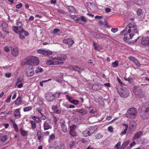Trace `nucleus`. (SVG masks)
Instances as JSON below:
<instances>
[{
    "label": "nucleus",
    "mask_w": 149,
    "mask_h": 149,
    "mask_svg": "<svg viewBox=\"0 0 149 149\" xmlns=\"http://www.w3.org/2000/svg\"><path fill=\"white\" fill-rule=\"evenodd\" d=\"M38 104L40 105H42L44 104V102L42 100H39L38 102Z\"/></svg>",
    "instance_id": "774afa93"
},
{
    "label": "nucleus",
    "mask_w": 149,
    "mask_h": 149,
    "mask_svg": "<svg viewBox=\"0 0 149 149\" xmlns=\"http://www.w3.org/2000/svg\"><path fill=\"white\" fill-rule=\"evenodd\" d=\"M69 67V69H72L78 72L79 73H81L84 70V69L80 68L78 67L77 66H70Z\"/></svg>",
    "instance_id": "6ab92c4d"
},
{
    "label": "nucleus",
    "mask_w": 149,
    "mask_h": 149,
    "mask_svg": "<svg viewBox=\"0 0 149 149\" xmlns=\"http://www.w3.org/2000/svg\"><path fill=\"white\" fill-rule=\"evenodd\" d=\"M59 56L61 58V59L60 61H63L65 60L67 57V55L66 54H58Z\"/></svg>",
    "instance_id": "c85d7f7f"
},
{
    "label": "nucleus",
    "mask_w": 149,
    "mask_h": 149,
    "mask_svg": "<svg viewBox=\"0 0 149 149\" xmlns=\"http://www.w3.org/2000/svg\"><path fill=\"white\" fill-rule=\"evenodd\" d=\"M21 32L24 33V34L26 36H28L29 35V33L28 31L24 30L23 29H21V31H20Z\"/></svg>",
    "instance_id": "de8ad7c7"
},
{
    "label": "nucleus",
    "mask_w": 149,
    "mask_h": 149,
    "mask_svg": "<svg viewBox=\"0 0 149 149\" xmlns=\"http://www.w3.org/2000/svg\"><path fill=\"white\" fill-rule=\"evenodd\" d=\"M53 60H48L46 62V64L47 65H53Z\"/></svg>",
    "instance_id": "09e8293b"
},
{
    "label": "nucleus",
    "mask_w": 149,
    "mask_h": 149,
    "mask_svg": "<svg viewBox=\"0 0 149 149\" xmlns=\"http://www.w3.org/2000/svg\"><path fill=\"white\" fill-rule=\"evenodd\" d=\"M120 34H124L123 40L125 41L128 42L130 39H132L133 41L136 42L139 38L136 25L133 22L129 24L121 32Z\"/></svg>",
    "instance_id": "f257e3e1"
},
{
    "label": "nucleus",
    "mask_w": 149,
    "mask_h": 149,
    "mask_svg": "<svg viewBox=\"0 0 149 149\" xmlns=\"http://www.w3.org/2000/svg\"><path fill=\"white\" fill-rule=\"evenodd\" d=\"M70 134L72 136H76V133L75 132L76 126L74 125H72L70 126Z\"/></svg>",
    "instance_id": "9b49d317"
},
{
    "label": "nucleus",
    "mask_w": 149,
    "mask_h": 149,
    "mask_svg": "<svg viewBox=\"0 0 149 149\" xmlns=\"http://www.w3.org/2000/svg\"><path fill=\"white\" fill-rule=\"evenodd\" d=\"M94 47V49L95 50H99V48L100 47V45L98 44H96L95 42H93V43Z\"/></svg>",
    "instance_id": "58836bf2"
},
{
    "label": "nucleus",
    "mask_w": 149,
    "mask_h": 149,
    "mask_svg": "<svg viewBox=\"0 0 149 149\" xmlns=\"http://www.w3.org/2000/svg\"><path fill=\"white\" fill-rule=\"evenodd\" d=\"M19 37L22 40H24L25 39V37L24 35L20 33L19 35Z\"/></svg>",
    "instance_id": "338daca9"
},
{
    "label": "nucleus",
    "mask_w": 149,
    "mask_h": 149,
    "mask_svg": "<svg viewBox=\"0 0 149 149\" xmlns=\"http://www.w3.org/2000/svg\"><path fill=\"white\" fill-rule=\"evenodd\" d=\"M88 140L86 138H82L81 139V141L82 143H85L87 142Z\"/></svg>",
    "instance_id": "052dcab7"
},
{
    "label": "nucleus",
    "mask_w": 149,
    "mask_h": 149,
    "mask_svg": "<svg viewBox=\"0 0 149 149\" xmlns=\"http://www.w3.org/2000/svg\"><path fill=\"white\" fill-rule=\"evenodd\" d=\"M52 109L54 112L56 113L59 114L61 112L60 107H58L57 105L52 106Z\"/></svg>",
    "instance_id": "2eb2a0df"
},
{
    "label": "nucleus",
    "mask_w": 149,
    "mask_h": 149,
    "mask_svg": "<svg viewBox=\"0 0 149 149\" xmlns=\"http://www.w3.org/2000/svg\"><path fill=\"white\" fill-rule=\"evenodd\" d=\"M21 103V97L18 96L16 100L15 104L16 105H19Z\"/></svg>",
    "instance_id": "bb28decb"
},
{
    "label": "nucleus",
    "mask_w": 149,
    "mask_h": 149,
    "mask_svg": "<svg viewBox=\"0 0 149 149\" xmlns=\"http://www.w3.org/2000/svg\"><path fill=\"white\" fill-rule=\"evenodd\" d=\"M43 71V69L42 68L39 67H38L37 68L36 70V73L41 72H42Z\"/></svg>",
    "instance_id": "ea45409f"
},
{
    "label": "nucleus",
    "mask_w": 149,
    "mask_h": 149,
    "mask_svg": "<svg viewBox=\"0 0 149 149\" xmlns=\"http://www.w3.org/2000/svg\"><path fill=\"white\" fill-rule=\"evenodd\" d=\"M128 59L130 61L134 62L135 65L137 67H139L140 66L141 64L134 57L131 56L128 58Z\"/></svg>",
    "instance_id": "f8f14e48"
},
{
    "label": "nucleus",
    "mask_w": 149,
    "mask_h": 149,
    "mask_svg": "<svg viewBox=\"0 0 149 149\" xmlns=\"http://www.w3.org/2000/svg\"><path fill=\"white\" fill-rule=\"evenodd\" d=\"M91 107H90L89 108V112L90 113H92L93 114H95L97 113L96 110L95 109H94V108H91Z\"/></svg>",
    "instance_id": "79ce46f5"
},
{
    "label": "nucleus",
    "mask_w": 149,
    "mask_h": 149,
    "mask_svg": "<svg viewBox=\"0 0 149 149\" xmlns=\"http://www.w3.org/2000/svg\"><path fill=\"white\" fill-rule=\"evenodd\" d=\"M60 31V30L59 29H58L55 28L54 29L53 33H58V32Z\"/></svg>",
    "instance_id": "4d7b16f0"
},
{
    "label": "nucleus",
    "mask_w": 149,
    "mask_h": 149,
    "mask_svg": "<svg viewBox=\"0 0 149 149\" xmlns=\"http://www.w3.org/2000/svg\"><path fill=\"white\" fill-rule=\"evenodd\" d=\"M39 63V61L38 58L35 56H29L24 59L21 62L22 65H34L37 66Z\"/></svg>",
    "instance_id": "f03ea898"
},
{
    "label": "nucleus",
    "mask_w": 149,
    "mask_h": 149,
    "mask_svg": "<svg viewBox=\"0 0 149 149\" xmlns=\"http://www.w3.org/2000/svg\"><path fill=\"white\" fill-rule=\"evenodd\" d=\"M63 42L64 43L68 44L69 47H70L74 43L73 40L70 38L65 39L63 40Z\"/></svg>",
    "instance_id": "9d476101"
},
{
    "label": "nucleus",
    "mask_w": 149,
    "mask_h": 149,
    "mask_svg": "<svg viewBox=\"0 0 149 149\" xmlns=\"http://www.w3.org/2000/svg\"><path fill=\"white\" fill-rule=\"evenodd\" d=\"M141 44L145 46H149V37H145L143 38L141 41Z\"/></svg>",
    "instance_id": "1a4fd4ad"
},
{
    "label": "nucleus",
    "mask_w": 149,
    "mask_h": 149,
    "mask_svg": "<svg viewBox=\"0 0 149 149\" xmlns=\"http://www.w3.org/2000/svg\"><path fill=\"white\" fill-rule=\"evenodd\" d=\"M0 139L1 141L5 142L7 139V136L6 135H3L1 136Z\"/></svg>",
    "instance_id": "4c0bfd02"
},
{
    "label": "nucleus",
    "mask_w": 149,
    "mask_h": 149,
    "mask_svg": "<svg viewBox=\"0 0 149 149\" xmlns=\"http://www.w3.org/2000/svg\"><path fill=\"white\" fill-rule=\"evenodd\" d=\"M66 97L68 101L71 103V102L74 100L73 98L72 97H69L68 95H66Z\"/></svg>",
    "instance_id": "a18cd8bd"
},
{
    "label": "nucleus",
    "mask_w": 149,
    "mask_h": 149,
    "mask_svg": "<svg viewBox=\"0 0 149 149\" xmlns=\"http://www.w3.org/2000/svg\"><path fill=\"white\" fill-rule=\"evenodd\" d=\"M23 81V79H20L19 78H18L17 80V81L16 82V84H17L19 83L22 82Z\"/></svg>",
    "instance_id": "bf43d9fd"
},
{
    "label": "nucleus",
    "mask_w": 149,
    "mask_h": 149,
    "mask_svg": "<svg viewBox=\"0 0 149 149\" xmlns=\"http://www.w3.org/2000/svg\"><path fill=\"white\" fill-rule=\"evenodd\" d=\"M29 123L31 124L32 129L34 130L36 127V125L35 122L33 120H31L30 121Z\"/></svg>",
    "instance_id": "7c9ffc66"
},
{
    "label": "nucleus",
    "mask_w": 149,
    "mask_h": 149,
    "mask_svg": "<svg viewBox=\"0 0 149 149\" xmlns=\"http://www.w3.org/2000/svg\"><path fill=\"white\" fill-rule=\"evenodd\" d=\"M63 63V62L62 61H53V65H62Z\"/></svg>",
    "instance_id": "c9c22d12"
},
{
    "label": "nucleus",
    "mask_w": 149,
    "mask_h": 149,
    "mask_svg": "<svg viewBox=\"0 0 149 149\" xmlns=\"http://www.w3.org/2000/svg\"><path fill=\"white\" fill-rule=\"evenodd\" d=\"M88 129H86L83 131L82 134L84 136H87L91 135Z\"/></svg>",
    "instance_id": "a878e982"
},
{
    "label": "nucleus",
    "mask_w": 149,
    "mask_h": 149,
    "mask_svg": "<svg viewBox=\"0 0 149 149\" xmlns=\"http://www.w3.org/2000/svg\"><path fill=\"white\" fill-rule=\"evenodd\" d=\"M88 130L90 132V134L91 135L95 131L96 129L94 127L92 126L88 128Z\"/></svg>",
    "instance_id": "c756f323"
},
{
    "label": "nucleus",
    "mask_w": 149,
    "mask_h": 149,
    "mask_svg": "<svg viewBox=\"0 0 149 149\" xmlns=\"http://www.w3.org/2000/svg\"><path fill=\"white\" fill-rule=\"evenodd\" d=\"M40 118L42 120H45L46 119V117L42 113L40 114Z\"/></svg>",
    "instance_id": "5fc2aeb1"
},
{
    "label": "nucleus",
    "mask_w": 149,
    "mask_h": 149,
    "mask_svg": "<svg viewBox=\"0 0 149 149\" xmlns=\"http://www.w3.org/2000/svg\"><path fill=\"white\" fill-rule=\"evenodd\" d=\"M61 93H61V92L60 93L56 92L55 93V95H54V96H55V97H57V98L58 97L60 96Z\"/></svg>",
    "instance_id": "e2e57ef3"
},
{
    "label": "nucleus",
    "mask_w": 149,
    "mask_h": 149,
    "mask_svg": "<svg viewBox=\"0 0 149 149\" xmlns=\"http://www.w3.org/2000/svg\"><path fill=\"white\" fill-rule=\"evenodd\" d=\"M137 14L138 18L140 19H142L144 18L142 10L141 9L139 8L137 10Z\"/></svg>",
    "instance_id": "aec40b11"
},
{
    "label": "nucleus",
    "mask_w": 149,
    "mask_h": 149,
    "mask_svg": "<svg viewBox=\"0 0 149 149\" xmlns=\"http://www.w3.org/2000/svg\"><path fill=\"white\" fill-rule=\"evenodd\" d=\"M75 111L81 113L83 115L85 114L87 112V110L86 109H77Z\"/></svg>",
    "instance_id": "412c9836"
},
{
    "label": "nucleus",
    "mask_w": 149,
    "mask_h": 149,
    "mask_svg": "<svg viewBox=\"0 0 149 149\" xmlns=\"http://www.w3.org/2000/svg\"><path fill=\"white\" fill-rule=\"evenodd\" d=\"M12 30L16 33L17 32V31L18 30V28L15 26H14L12 28Z\"/></svg>",
    "instance_id": "603ef678"
},
{
    "label": "nucleus",
    "mask_w": 149,
    "mask_h": 149,
    "mask_svg": "<svg viewBox=\"0 0 149 149\" xmlns=\"http://www.w3.org/2000/svg\"><path fill=\"white\" fill-rule=\"evenodd\" d=\"M118 65V61H116L114 62H112L111 66L113 68L116 67Z\"/></svg>",
    "instance_id": "72a5a7b5"
},
{
    "label": "nucleus",
    "mask_w": 149,
    "mask_h": 149,
    "mask_svg": "<svg viewBox=\"0 0 149 149\" xmlns=\"http://www.w3.org/2000/svg\"><path fill=\"white\" fill-rule=\"evenodd\" d=\"M1 26L3 31L8 33H9L8 31V25L7 23L3 22L1 24Z\"/></svg>",
    "instance_id": "dca6fc26"
},
{
    "label": "nucleus",
    "mask_w": 149,
    "mask_h": 149,
    "mask_svg": "<svg viewBox=\"0 0 149 149\" xmlns=\"http://www.w3.org/2000/svg\"><path fill=\"white\" fill-rule=\"evenodd\" d=\"M55 96L52 92H48L45 96L46 99L49 102L52 101L54 100Z\"/></svg>",
    "instance_id": "6e6552de"
},
{
    "label": "nucleus",
    "mask_w": 149,
    "mask_h": 149,
    "mask_svg": "<svg viewBox=\"0 0 149 149\" xmlns=\"http://www.w3.org/2000/svg\"><path fill=\"white\" fill-rule=\"evenodd\" d=\"M121 142H118L115 146V149H118L120 148V146Z\"/></svg>",
    "instance_id": "c03bdc74"
},
{
    "label": "nucleus",
    "mask_w": 149,
    "mask_h": 149,
    "mask_svg": "<svg viewBox=\"0 0 149 149\" xmlns=\"http://www.w3.org/2000/svg\"><path fill=\"white\" fill-rule=\"evenodd\" d=\"M75 21L77 22L82 24L84 22H86L87 21L86 18H85L84 16H82L80 17L77 18L75 19Z\"/></svg>",
    "instance_id": "4468645a"
},
{
    "label": "nucleus",
    "mask_w": 149,
    "mask_h": 149,
    "mask_svg": "<svg viewBox=\"0 0 149 149\" xmlns=\"http://www.w3.org/2000/svg\"><path fill=\"white\" fill-rule=\"evenodd\" d=\"M26 74L28 77H31L34 74L33 67L32 65H29L26 71Z\"/></svg>",
    "instance_id": "0eeeda50"
},
{
    "label": "nucleus",
    "mask_w": 149,
    "mask_h": 149,
    "mask_svg": "<svg viewBox=\"0 0 149 149\" xmlns=\"http://www.w3.org/2000/svg\"><path fill=\"white\" fill-rule=\"evenodd\" d=\"M79 102L78 100H74L71 102V103L75 105H77L79 104Z\"/></svg>",
    "instance_id": "864d4df0"
},
{
    "label": "nucleus",
    "mask_w": 149,
    "mask_h": 149,
    "mask_svg": "<svg viewBox=\"0 0 149 149\" xmlns=\"http://www.w3.org/2000/svg\"><path fill=\"white\" fill-rule=\"evenodd\" d=\"M13 127L15 131L16 132H18V129L17 125L15 122H14L13 124Z\"/></svg>",
    "instance_id": "37998d69"
},
{
    "label": "nucleus",
    "mask_w": 149,
    "mask_h": 149,
    "mask_svg": "<svg viewBox=\"0 0 149 149\" xmlns=\"http://www.w3.org/2000/svg\"><path fill=\"white\" fill-rule=\"evenodd\" d=\"M69 146L70 148H72L75 145V142L73 141H72L70 143H69Z\"/></svg>",
    "instance_id": "8fccbe9b"
},
{
    "label": "nucleus",
    "mask_w": 149,
    "mask_h": 149,
    "mask_svg": "<svg viewBox=\"0 0 149 149\" xmlns=\"http://www.w3.org/2000/svg\"><path fill=\"white\" fill-rule=\"evenodd\" d=\"M57 148L58 149H65V146L63 143H61L59 145H57Z\"/></svg>",
    "instance_id": "473e14b6"
},
{
    "label": "nucleus",
    "mask_w": 149,
    "mask_h": 149,
    "mask_svg": "<svg viewBox=\"0 0 149 149\" xmlns=\"http://www.w3.org/2000/svg\"><path fill=\"white\" fill-rule=\"evenodd\" d=\"M11 53L12 55L15 57L17 56L19 54V52L17 47L12 48L11 50Z\"/></svg>",
    "instance_id": "f3484780"
},
{
    "label": "nucleus",
    "mask_w": 149,
    "mask_h": 149,
    "mask_svg": "<svg viewBox=\"0 0 149 149\" xmlns=\"http://www.w3.org/2000/svg\"><path fill=\"white\" fill-rule=\"evenodd\" d=\"M19 109H16L14 112V116L16 119H19L21 117Z\"/></svg>",
    "instance_id": "a211bd4d"
},
{
    "label": "nucleus",
    "mask_w": 149,
    "mask_h": 149,
    "mask_svg": "<svg viewBox=\"0 0 149 149\" xmlns=\"http://www.w3.org/2000/svg\"><path fill=\"white\" fill-rule=\"evenodd\" d=\"M32 118L36 122L38 123L41 122V120H40V118L38 117H36V116H33L32 117Z\"/></svg>",
    "instance_id": "2f4dec72"
},
{
    "label": "nucleus",
    "mask_w": 149,
    "mask_h": 149,
    "mask_svg": "<svg viewBox=\"0 0 149 149\" xmlns=\"http://www.w3.org/2000/svg\"><path fill=\"white\" fill-rule=\"evenodd\" d=\"M11 74L10 73H6L5 74V76L7 78H9L11 76Z\"/></svg>",
    "instance_id": "0e129e2a"
},
{
    "label": "nucleus",
    "mask_w": 149,
    "mask_h": 149,
    "mask_svg": "<svg viewBox=\"0 0 149 149\" xmlns=\"http://www.w3.org/2000/svg\"><path fill=\"white\" fill-rule=\"evenodd\" d=\"M22 3H19L16 5L15 6L17 8H20L22 7Z\"/></svg>",
    "instance_id": "69168bd1"
},
{
    "label": "nucleus",
    "mask_w": 149,
    "mask_h": 149,
    "mask_svg": "<svg viewBox=\"0 0 149 149\" xmlns=\"http://www.w3.org/2000/svg\"><path fill=\"white\" fill-rule=\"evenodd\" d=\"M149 111V103L147 102L145 106H142L141 110V112L144 115L146 116Z\"/></svg>",
    "instance_id": "39448f33"
},
{
    "label": "nucleus",
    "mask_w": 149,
    "mask_h": 149,
    "mask_svg": "<svg viewBox=\"0 0 149 149\" xmlns=\"http://www.w3.org/2000/svg\"><path fill=\"white\" fill-rule=\"evenodd\" d=\"M108 130L110 132H113V128L112 126H110L108 127Z\"/></svg>",
    "instance_id": "13d9d810"
},
{
    "label": "nucleus",
    "mask_w": 149,
    "mask_h": 149,
    "mask_svg": "<svg viewBox=\"0 0 149 149\" xmlns=\"http://www.w3.org/2000/svg\"><path fill=\"white\" fill-rule=\"evenodd\" d=\"M55 135L54 134H52L49 136V139L51 140H53L55 138Z\"/></svg>",
    "instance_id": "3c124183"
},
{
    "label": "nucleus",
    "mask_w": 149,
    "mask_h": 149,
    "mask_svg": "<svg viewBox=\"0 0 149 149\" xmlns=\"http://www.w3.org/2000/svg\"><path fill=\"white\" fill-rule=\"evenodd\" d=\"M137 109L134 107L130 108L127 111L125 114L126 117L128 118H134L137 114Z\"/></svg>",
    "instance_id": "20e7f679"
},
{
    "label": "nucleus",
    "mask_w": 149,
    "mask_h": 149,
    "mask_svg": "<svg viewBox=\"0 0 149 149\" xmlns=\"http://www.w3.org/2000/svg\"><path fill=\"white\" fill-rule=\"evenodd\" d=\"M43 127L45 130H48L49 129H51L52 128V127L46 121H45L44 123Z\"/></svg>",
    "instance_id": "4be33fe9"
},
{
    "label": "nucleus",
    "mask_w": 149,
    "mask_h": 149,
    "mask_svg": "<svg viewBox=\"0 0 149 149\" xmlns=\"http://www.w3.org/2000/svg\"><path fill=\"white\" fill-rule=\"evenodd\" d=\"M50 58L53 60H56L60 61V60L61 59L60 56H58V54L56 56H54L53 55L50 57Z\"/></svg>",
    "instance_id": "393cba45"
},
{
    "label": "nucleus",
    "mask_w": 149,
    "mask_h": 149,
    "mask_svg": "<svg viewBox=\"0 0 149 149\" xmlns=\"http://www.w3.org/2000/svg\"><path fill=\"white\" fill-rule=\"evenodd\" d=\"M60 123L61 125V126L65 125V121L63 119H61L60 120Z\"/></svg>",
    "instance_id": "49530a36"
},
{
    "label": "nucleus",
    "mask_w": 149,
    "mask_h": 149,
    "mask_svg": "<svg viewBox=\"0 0 149 149\" xmlns=\"http://www.w3.org/2000/svg\"><path fill=\"white\" fill-rule=\"evenodd\" d=\"M62 131L64 132H66L67 131V127L65 125L61 126Z\"/></svg>",
    "instance_id": "a19ab883"
},
{
    "label": "nucleus",
    "mask_w": 149,
    "mask_h": 149,
    "mask_svg": "<svg viewBox=\"0 0 149 149\" xmlns=\"http://www.w3.org/2000/svg\"><path fill=\"white\" fill-rule=\"evenodd\" d=\"M98 87V86L97 85H95L93 86L92 88L94 90H97Z\"/></svg>",
    "instance_id": "6e6d98bb"
},
{
    "label": "nucleus",
    "mask_w": 149,
    "mask_h": 149,
    "mask_svg": "<svg viewBox=\"0 0 149 149\" xmlns=\"http://www.w3.org/2000/svg\"><path fill=\"white\" fill-rule=\"evenodd\" d=\"M37 51L38 53L42 54L45 56H48L52 54V52L49 50L42 49H38Z\"/></svg>",
    "instance_id": "423d86ee"
},
{
    "label": "nucleus",
    "mask_w": 149,
    "mask_h": 149,
    "mask_svg": "<svg viewBox=\"0 0 149 149\" xmlns=\"http://www.w3.org/2000/svg\"><path fill=\"white\" fill-rule=\"evenodd\" d=\"M32 109V107L29 106L24 108L23 109V111L24 112H27L31 110Z\"/></svg>",
    "instance_id": "e433bc0d"
},
{
    "label": "nucleus",
    "mask_w": 149,
    "mask_h": 149,
    "mask_svg": "<svg viewBox=\"0 0 149 149\" xmlns=\"http://www.w3.org/2000/svg\"><path fill=\"white\" fill-rule=\"evenodd\" d=\"M20 134L22 136H25L27 135L28 131L24 130L22 128H21L20 129Z\"/></svg>",
    "instance_id": "cd10ccee"
},
{
    "label": "nucleus",
    "mask_w": 149,
    "mask_h": 149,
    "mask_svg": "<svg viewBox=\"0 0 149 149\" xmlns=\"http://www.w3.org/2000/svg\"><path fill=\"white\" fill-rule=\"evenodd\" d=\"M118 30V29L117 28H112L111 30V31L114 33H115L117 32Z\"/></svg>",
    "instance_id": "680f3d73"
},
{
    "label": "nucleus",
    "mask_w": 149,
    "mask_h": 149,
    "mask_svg": "<svg viewBox=\"0 0 149 149\" xmlns=\"http://www.w3.org/2000/svg\"><path fill=\"white\" fill-rule=\"evenodd\" d=\"M116 88L121 97H126L128 96L130 92L125 88L123 87L121 85H117Z\"/></svg>",
    "instance_id": "7ed1b4c3"
},
{
    "label": "nucleus",
    "mask_w": 149,
    "mask_h": 149,
    "mask_svg": "<svg viewBox=\"0 0 149 149\" xmlns=\"http://www.w3.org/2000/svg\"><path fill=\"white\" fill-rule=\"evenodd\" d=\"M145 0H137L136 3L138 5L143 6L144 4Z\"/></svg>",
    "instance_id": "b1692460"
},
{
    "label": "nucleus",
    "mask_w": 149,
    "mask_h": 149,
    "mask_svg": "<svg viewBox=\"0 0 149 149\" xmlns=\"http://www.w3.org/2000/svg\"><path fill=\"white\" fill-rule=\"evenodd\" d=\"M130 143V141L128 140L124 142L122 145L121 147L119 149H124Z\"/></svg>",
    "instance_id": "5701e85b"
},
{
    "label": "nucleus",
    "mask_w": 149,
    "mask_h": 149,
    "mask_svg": "<svg viewBox=\"0 0 149 149\" xmlns=\"http://www.w3.org/2000/svg\"><path fill=\"white\" fill-rule=\"evenodd\" d=\"M143 134V131H139L137 132L135 134H134V136L132 138L133 140H135L139 139L140 137L142 136Z\"/></svg>",
    "instance_id": "ddd939ff"
},
{
    "label": "nucleus",
    "mask_w": 149,
    "mask_h": 149,
    "mask_svg": "<svg viewBox=\"0 0 149 149\" xmlns=\"http://www.w3.org/2000/svg\"><path fill=\"white\" fill-rule=\"evenodd\" d=\"M95 138L96 139H98L102 138L103 137V135L100 133H97L95 135Z\"/></svg>",
    "instance_id": "f704fd0d"
}]
</instances>
